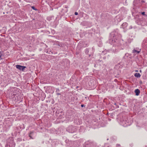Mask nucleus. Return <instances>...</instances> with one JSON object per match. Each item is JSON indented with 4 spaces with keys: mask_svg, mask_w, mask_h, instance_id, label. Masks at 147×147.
Segmentation results:
<instances>
[{
    "mask_svg": "<svg viewBox=\"0 0 147 147\" xmlns=\"http://www.w3.org/2000/svg\"><path fill=\"white\" fill-rule=\"evenodd\" d=\"M140 51H137V50H136L135 49H134L133 50V52L134 53H138L140 52Z\"/></svg>",
    "mask_w": 147,
    "mask_h": 147,
    "instance_id": "nucleus-5",
    "label": "nucleus"
},
{
    "mask_svg": "<svg viewBox=\"0 0 147 147\" xmlns=\"http://www.w3.org/2000/svg\"><path fill=\"white\" fill-rule=\"evenodd\" d=\"M145 12H142V14L143 15H145Z\"/></svg>",
    "mask_w": 147,
    "mask_h": 147,
    "instance_id": "nucleus-9",
    "label": "nucleus"
},
{
    "mask_svg": "<svg viewBox=\"0 0 147 147\" xmlns=\"http://www.w3.org/2000/svg\"><path fill=\"white\" fill-rule=\"evenodd\" d=\"M15 146V144L12 141V144H9V146L10 147H14Z\"/></svg>",
    "mask_w": 147,
    "mask_h": 147,
    "instance_id": "nucleus-3",
    "label": "nucleus"
},
{
    "mask_svg": "<svg viewBox=\"0 0 147 147\" xmlns=\"http://www.w3.org/2000/svg\"><path fill=\"white\" fill-rule=\"evenodd\" d=\"M142 2H144V1H142Z\"/></svg>",
    "mask_w": 147,
    "mask_h": 147,
    "instance_id": "nucleus-12",
    "label": "nucleus"
},
{
    "mask_svg": "<svg viewBox=\"0 0 147 147\" xmlns=\"http://www.w3.org/2000/svg\"><path fill=\"white\" fill-rule=\"evenodd\" d=\"M135 92L136 93V95L138 96L140 93V91L138 89H137L135 90Z\"/></svg>",
    "mask_w": 147,
    "mask_h": 147,
    "instance_id": "nucleus-2",
    "label": "nucleus"
},
{
    "mask_svg": "<svg viewBox=\"0 0 147 147\" xmlns=\"http://www.w3.org/2000/svg\"><path fill=\"white\" fill-rule=\"evenodd\" d=\"M75 14L76 15H78V13L77 12H75Z\"/></svg>",
    "mask_w": 147,
    "mask_h": 147,
    "instance_id": "nucleus-8",
    "label": "nucleus"
},
{
    "mask_svg": "<svg viewBox=\"0 0 147 147\" xmlns=\"http://www.w3.org/2000/svg\"><path fill=\"white\" fill-rule=\"evenodd\" d=\"M29 136L31 138H32L31 137V136L30 135H29Z\"/></svg>",
    "mask_w": 147,
    "mask_h": 147,
    "instance_id": "nucleus-11",
    "label": "nucleus"
},
{
    "mask_svg": "<svg viewBox=\"0 0 147 147\" xmlns=\"http://www.w3.org/2000/svg\"><path fill=\"white\" fill-rule=\"evenodd\" d=\"M136 71V72H138V71Z\"/></svg>",
    "mask_w": 147,
    "mask_h": 147,
    "instance_id": "nucleus-13",
    "label": "nucleus"
},
{
    "mask_svg": "<svg viewBox=\"0 0 147 147\" xmlns=\"http://www.w3.org/2000/svg\"><path fill=\"white\" fill-rule=\"evenodd\" d=\"M134 76L137 78H140V77L141 75L139 73H136L135 74Z\"/></svg>",
    "mask_w": 147,
    "mask_h": 147,
    "instance_id": "nucleus-4",
    "label": "nucleus"
},
{
    "mask_svg": "<svg viewBox=\"0 0 147 147\" xmlns=\"http://www.w3.org/2000/svg\"><path fill=\"white\" fill-rule=\"evenodd\" d=\"M16 67L17 68L19 69L20 70H22L23 71L24 70V69H25L26 67L24 66H22L19 65H16Z\"/></svg>",
    "mask_w": 147,
    "mask_h": 147,
    "instance_id": "nucleus-1",
    "label": "nucleus"
},
{
    "mask_svg": "<svg viewBox=\"0 0 147 147\" xmlns=\"http://www.w3.org/2000/svg\"><path fill=\"white\" fill-rule=\"evenodd\" d=\"M81 107H84V105H81Z\"/></svg>",
    "mask_w": 147,
    "mask_h": 147,
    "instance_id": "nucleus-10",
    "label": "nucleus"
},
{
    "mask_svg": "<svg viewBox=\"0 0 147 147\" xmlns=\"http://www.w3.org/2000/svg\"><path fill=\"white\" fill-rule=\"evenodd\" d=\"M31 7L33 9L35 10H36V9H35V7L34 6H32Z\"/></svg>",
    "mask_w": 147,
    "mask_h": 147,
    "instance_id": "nucleus-7",
    "label": "nucleus"
},
{
    "mask_svg": "<svg viewBox=\"0 0 147 147\" xmlns=\"http://www.w3.org/2000/svg\"><path fill=\"white\" fill-rule=\"evenodd\" d=\"M91 83H92V81L91 80L89 81V82H88V84H89L90 86H91L92 85V84H91V85L90 84H91Z\"/></svg>",
    "mask_w": 147,
    "mask_h": 147,
    "instance_id": "nucleus-6",
    "label": "nucleus"
}]
</instances>
